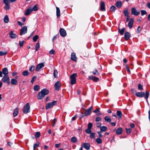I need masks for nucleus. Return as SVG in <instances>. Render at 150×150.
<instances>
[{"label":"nucleus","mask_w":150,"mask_h":150,"mask_svg":"<svg viewBox=\"0 0 150 150\" xmlns=\"http://www.w3.org/2000/svg\"><path fill=\"white\" fill-rule=\"evenodd\" d=\"M125 15L126 16H128L129 15V13L127 9L125 10L123 12Z\"/></svg>","instance_id":"72a5a7b5"},{"label":"nucleus","mask_w":150,"mask_h":150,"mask_svg":"<svg viewBox=\"0 0 150 150\" xmlns=\"http://www.w3.org/2000/svg\"><path fill=\"white\" fill-rule=\"evenodd\" d=\"M91 129L88 128L86 129L85 130L86 133L88 134H90L91 133Z\"/></svg>","instance_id":"49530a36"},{"label":"nucleus","mask_w":150,"mask_h":150,"mask_svg":"<svg viewBox=\"0 0 150 150\" xmlns=\"http://www.w3.org/2000/svg\"><path fill=\"white\" fill-rule=\"evenodd\" d=\"M116 9V8L114 6H112L110 8V11L112 12H114Z\"/></svg>","instance_id":"c9c22d12"},{"label":"nucleus","mask_w":150,"mask_h":150,"mask_svg":"<svg viewBox=\"0 0 150 150\" xmlns=\"http://www.w3.org/2000/svg\"><path fill=\"white\" fill-rule=\"evenodd\" d=\"M8 0H3V2L5 4H8Z\"/></svg>","instance_id":"69168bd1"},{"label":"nucleus","mask_w":150,"mask_h":150,"mask_svg":"<svg viewBox=\"0 0 150 150\" xmlns=\"http://www.w3.org/2000/svg\"><path fill=\"white\" fill-rule=\"evenodd\" d=\"M125 28H123L121 29H120L119 28L118 29V32L121 35H123L124 32H125Z\"/></svg>","instance_id":"a878e982"},{"label":"nucleus","mask_w":150,"mask_h":150,"mask_svg":"<svg viewBox=\"0 0 150 150\" xmlns=\"http://www.w3.org/2000/svg\"><path fill=\"white\" fill-rule=\"evenodd\" d=\"M31 8L32 11H37L38 10V5L36 4L33 7H31Z\"/></svg>","instance_id":"5701e85b"},{"label":"nucleus","mask_w":150,"mask_h":150,"mask_svg":"<svg viewBox=\"0 0 150 150\" xmlns=\"http://www.w3.org/2000/svg\"><path fill=\"white\" fill-rule=\"evenodd\" d=\"M71 60L76 62L77 58L76 57V54L75 53L73 52L71 54Z\"/></svg>","instance_id":"dca6fc26"},{"label":"nucleus","mask_w":150,"mask_h":150,"mask_svg":"<svg viewBox=\"0 0 150 150\" xmlns=\"http://www.w3.org/2000/svg\"><path fill=\"white\" fill-rule=\"evenodd\" d=\"M61 86V82L60 81H57L54 85L55 90L56 91H59Z\"/></svg>","instance_id":"6e6552de"},{"label":"nucleus","mask_w":150,"mask_h":150,"mask_svg":"<svg viewBox=\"0 0 150 150\" xmlns=\"http://www.w3.org/2000/svg\"><path fill=\"white\" fill-rule=\"evenodd\" d=\"M100 131L101 132H104L106 131L107 129V127L105 126H103L100 127Z\"/></svg>","instance_id":"2f4dec72"},{"label":"nucleus","mask_w":150,"mask_h":150,"mask_svg":"<svg viewBox=\"0 0 150 150\" xmlns=\"http://www.w3.org/2000/svg\"><path fill=\"white\" fill-rule=\"evenodd\" d=\"M101 120V118L100 117H96V118L95 121L96 122H98L100 121Z\"/></svg>","instance_id":"bf43d9fd"},{"label":"nucleus","mask_w":150,"mask_h":150,"mask_svg":"<svg viewBox=\"0 0 150 150\" xmlns=\"http://www.w3.org/2000/svg\"><path fill=\"white\" fill-rule=\"evenodd\" d=\"M134 23V20L133 18H131L128 23V27L130 28H132Z\"/></svg>","instance_id":"aec40b11"},{"label":"nucleus","mask_w":150,"mask_h":150,"mask_svg":"<svg viewBox=\"0 0 150 150\" xmlns=\"http://www.w3.org/2000/svg\"><path fill=\"white\" fill-rule=\"evenodd\" d=\"M88 79L93 80L95 82H97L99 81V78L95 76H88Z\"/></svg>","instance_id":"ddd939ff"},{"label":"nucleus","mask_w":150,"mask_h":150,"mask_svg":"<svg viewBox=\"0 0 150 150\" xmlns=\"http://www.w3.org/2000/svg\"><path fill=\"white\" fill-rule=\"evenodd\" d=\"M141 28H140V26H139L137 28V33H139L141 31Z\"/></svg>","instance_id":"4d7b16f0"},{"label":"nucleus","mask_w":150,"mask_h":150,"mask_svg":"<svg viewBox=\"0 0 150 150\" xmlns=\"http://www.w3.org/2000/svg\"><path fill=\"white\" fill-rule=\"evenodd\" d=\"M115 5L118 8H120L122 6L121 2V1H117L116 2Z\"/></svg>","instance_id":"c756f323"},{"label":"nucleus","mask_w":150,"mask_h":150,"mask_svg":"<svg viewBox=\"0 0 150 150\" xmlns=\"http://www.w3.org/2000/svg\"><path fill=\"white\" fill-rule=\"evenodd\" d=\"M4 21L5 23H8L9 22L8 17L7 15H5L4 18Z\"/></svg>","instance_id":"473e14b6"},{"label":"nucleus","mask_w":150,"mask_h":150,"mask_svg":"<svg viewBox=\"0 0 150 150\" xmlns=\"http://www.w3.org/2000/svg\"><path fill=\"white\" fill-rule=\"evenodd\" d=\"M93 126V124L92 123L90 122L88 124V128L91 129Z\"/></svg>","instance_id":"5fc2aeb1"},{"label":"nucleus","mask_w":150,"mask_h":150,"mask_svg":"<svg viewBox=\"0 0 150 150\" xmlns=\"http://www.w3.org/2000/svg\"><path fill=\"white\" fill-rule=\"evenodd\" d=\"M149 93L146 91L145 94L144 92H137L136 93L135 95L137 97L142 98L144 97L145 98L147 101V99L149 97Z\"/></svg>","instance_id":"f03ea898"},{"label":"nucleus","mask_w":150,"mask_h":150,"mask_svg":"<svg viewBox=\"0 0 150 150\" xmlns=\"http://www.w3.org/2000/svg\"><path fill=\"white\" fill-rule=\"evenodd\" d=\"M55 52L54 50L52 49L50 51L49 53L50 54H54Z\"/></svg>","instance_id":"603ef678"},{"label":"nucleus","mask_w":150,"mask_h":150,"mask_svg":"<svg viewBox=\"0 0 150 150\" xmlns=\"http://www.w3.org/2000/svg\"><path fill=\"white\" fill-rule=\"evenodd\" d=\"M56 15L57 17L60 16V12L59 8L56 7Z\"/></svg>","instance_id":"bb28decb"},{"label":"nucleus","mask_w":150,"mask_h":150,"mask_svg":"<svg viewBox=\"0 0 150 150\" xmlns=\"http://www.w3.org/2000/svg\"><path fill=\"white\" fill-rule=\"evenodd\" d=\"M10 78L8 75H4L2 79V81L4 83L9 84L10 82L9 81Z\"/></svg>","instance_id":"0eeeda50"},{"label":"nucleus","mask_w":150,"mask_h":150,"mask_svg":"<svg viewBox=\"0 0 150 150\" xmlns=\"http://www.w3.org/2000/svg\"><path fill=\"white\" fill-rule=\"evenodd\" d=\"M92 106H91L90 108H89L88 109L86 110L84 114L83 112L81 113V115L82 117L88 116L90 114L92 110Z\"/></svg>","instance_id":"423d86ee"},{"label":"nucleus","mask_w":150,"mask_h":150,"mask_svg":"<svg viewBox=\"0 0 150 150\" xmlns=\"http://www.w3.org/2000/svg\"><path fill=\"white\" fill-rule=\"evenodd\" d=\"M71 140L72 142L73 143H76L77 141V139L75 137H72L71 138Z\"/></svg>","instance_id":"4c0bfd02"},{"label":"nucleus","mask_w":150,"mask_h":150,"mask_svg":"<svg viewBox=\"0 0 150 150\" xmlns=\"http://www.w3.org/2000/svg\"><path fill=\"white\" fill-rule=\"evenodd\" d=\"M10 37L12 38H16L17 36V35L14 33H13L12 31H11L10 33Z\"/></svg>","instance_id":"4be33fe9"},{"label":"nucleus","mask_w":150,"mask_h":150,"mask_svg":"<svg viewBox=\"0 0 150 150\" xmlns=\"http://www.w3.org/2000/svg\"><path fill=\"white\" fill-rule=\"evenodd\" d=\"M97 133L98 134L99 136L100 137H102L103 136V135L100 134V131L98 132Z\"/></svg>","instance_id":"338daca9"},{"label":"nucleus","mask_w":150,"mask_h":150,"mask_svg":"<svg viewBox=\"0 0 150 150\" xmlns=\"http://www.w3.org/2000/svg\"><path fill=\"white\" fill-rule=\"evenodd\" d=\"M30 73L27 70L24 71L22 73V74L24 76H27Z\"/></svg>","instance_id":"c85d7f7f"},{"label":"nucleus","mask_w":150,"mask_h":150,"mask_svg":"<svg viewBox=\"0 0 150 150\" xmlns=\"http://www.w3.org/2000/svg\"><path fill=\"white\" fill-rule=\"evenodd\" d=\"M44 66V63H41L38 64L36 68L35 69V70L36 71H38L41 69L42 67Z\"/></svg>","instance_id":"9b49d317"},{"label":"nucleus","mask_w":150,"mask_h":150,"mask_svg":"<svg viewBox=\"0 0 150 150\" xmlns=\"http://www.w3.org/2000/svg\"><path fill=\"white\" fill-rule=\"evenodd\" d=\"M40 88V86L38 85H36L34 86V89L35 91H38Z\"/></svg>","instance_id":"a19ab883"},{"label":"nucleus","mask_w":150,"mask_h":150,"mask_svg":"<svg viewBox=\"0 0 150 150\" xmlns=\"http://www.w3.org/2000/svg\"><path fill=\"white\" fill-rule=\"evenodd\" d=\"M126 67L127 69V71L129 73H130V71L129 69V67L127 66V65H126Z\"/></svg>","instance_id":"0e129e2a"},{"label":"nucleus","mask_w":150,"mask_h":150,"mask_svg":"<svg viewBox=\"0 0 150 150\" xmlns=\"http://www.w3.org/2000/svg\"><path fill=\"white\" fill-rule=\"evenodd\" d=\"M18 108H15L14 110V112H13V116L14 117H16L18 115Z\"/></svg>","instance_id":"b1692460"},{"label":"nucleus","mask_w":150,"mask_h":150,"mask_svg":"<svg viewBox=\"0 0 150 150\" xmlns=\"http://www.w3.org/2000/svg\"><path fill=\"white\" fill-rule=\"evenodd\" d=\"M100 11H105L106 10L105 8V5L104 1H101L100 3Z\"/></svg>","instance_id":"4468645a"},{"label":"nucleus","mask_w":150,"mask_h":150,"mask_svg":"<svg viewBox=\"0 0 150 150\" xmlns=\"http://www.w3.org/2000/svg\"><path fill=\"white\" fill-rule=\"evenodd\" d=\"M40 135V132H37L35 134V137L36 138H38L39 137Z\"/></svg>","instance_id":"a18cd8bd"},{"label":"nucleus","mask_w":150,"mask_h":150,"mask_svg":"<svg viewBox=\"0 0 150 150\" xmlns=\"http://www.w3.org/2000/svg\"><path fill=\"white\" fill-rule=\"evenodd\" d=\"M96 142L97 143L100 144L102 143V140L100 138H98L96 139Z\"/></svg>","instance_id":"58836bf2"},{"label":"nucleus","mask_w":150,"mask_h":150,"mask_svg":"<svg viewBox=\"0 0 150 150\" xmlns=\"http://www.w3.org/2000/svg\"><path fill=\"white\" fill-rule=\"evenodd\" d=\"M123 132V129L122 127L118 128L116 130V133L118 135L121 134Z\"/></svg>","instance_id":"412c9836"},{"label":"nucleus","mask_w":150,"mask_h":150,"mask_svg":"<svg viewBox=\"0 0 150 150\" xmlns=\"http://www.w3.org/2000/svg\"><path fill=\"white\" fill-rule=\"evenodd\" d=\"M7 54L6 52H2L0 51V56H1L4 55H5Z\"/></svg>","instance_id":"13d9d810"},{"label":"nucleus","mask_w":150,"mask_h":150,"mask_svg":"<svg viewBox=\"0 0 150 150\" xmlns=\"http://www.w3.org/2000/svg\"><path fill=\"white\" fill-rule=\"evenodd\" d=\"M126 133L127 134H130L131 132V129H130L126 128Z\"/></svg>","instance_id":"6e6d98bb"},{"label":"nucleus","mask_w":150,"mask_h":150,"mask_svg":"<svg viewBox=\"0 0 150 150\" xmlns=\"http://www.w3.org/2000/svg\"><path fill=\"white\" fill-rule=\"evenodd\" d=\"M131 13L132 15L137 16L140 13V11L139 10H137L135 8H133L131 10Z\"/></svg>","instance_id":"1a4fd4ad"},{"label":"nucleus","mask_w":150,"mask_h":150,"mask_svg":"<svg viewBox=\"0 0 150 150\" xmlns=\"http://www.w3.org/2000/svg\"><path fill=\"white\" fill-rule=\"evenodd\" d=\"M49 93V91L46 88H44L39 92L37 95L38 99L41 100L45 96L48 94Z\"/></svg>","instance_id":"f257e3e1"},{"label":"nucleus","mask_w":150,"mask_h":150,"mask_svg":"<svg viewBox=\"0 0 150 150\" xmlns=\"http://www.w3.org/2000/svg\"><path fill=\"white\" fill-rule=\"evenodd\" d=\"M18 24L21 26H22V25H24V23H22L21 22L19 21H18Z\"/></svg>","instance_id":"774afa93"},{"label":"nucleus","mask_w":150,"mask_h":150,"mask_svg":"<svg viewBox=\"0 0 150 150\" xmlns=\"http://www.w3.org/2000/svg\"><path fill=\"white\" fill-rule=\"evenodd\" d=\"M5 5V9L7 10H8L10 8V6L9 5V4Z\"/></svg>","instance_id":"3c124183"},{"label":"nucleus","mask_w":150,"mask_h":150,"mask_svg":"<svg viewBox=\"0 0 150 150\" xmlns=\"http://www.w3.org/2000/svg\"><path fill=\"white\" fill-rule=\"evenodd\" d=\"M57 121V120L55 118L54 119L53 121V123L52 125V127H54L55 124V123Z\"/></svg>","instance_id":"680f3d73"},{"label":"nucleus","mask_w":150,"mask_h":150,"mask_svg":"<svg viewBox=\"0 0 150 150\" xmlns=\"http://www.w3.org/2000/svg\"><path fill=\"white\" fill-rule=\"evenodd\" d=\"M59 32L60 34L62 36L64 37L66 36V32L64 29L62 28H60L59 30Z\"/></svg>","instance_id":"f8f14e48"},{"label":"nucleus","mask_w":150,"mask_h":150,"mask_svg":"<svg viewBox=\"0 0 150 150\" xmlns=\"http://www.w3.org/2000/svg\"><path fill=\"white\" fill-rule=\"evenodd\" d=\"M35 66L33 65L31 66L29 70L30 71H33L35 69Z\"/></svg>","instance_id":"de8ad7c7"},{"label":"nucleus","mask_w":150,"mask_h":150,"mask_svg":"<svg viewBox=\"0 0 150 150\" xmlns=\"http://www.w3.org/2000/svg\"><path fill=\"white\" fill-rule=\"evenodd\" d=\"M2 72L4 75H8V72L7 68L5 67L2 70Z\"/></svg>","instance_id":"6ab92c4d"},{"label":"nucleus","mask_w":150,"mask_h":150,"mask_svg":"<svg viewBox=\"0 0 150 150\" xmlns=\"http://www.w3.org/2000/svg\"><path fill=\"white\" fill-rule=\"evenodd\" d=\"M17 82V81L15 79H11V83L12 85H16Z\"/></svg>","instance_id":"393cba45"},{"label":"nucleus","mask_w":150,"mask_h":150,"mask_svg":"<svg viewBox=\"0 0 150 150\" xmlns=\"http://www.w3.org/2000/svg\"><path fill=\"white\" fill-rule=\"evenodd\" d=\"M92 73L94 75H98L99 74L96 69H94L93 71H92Z\"/></svg>","instance_id":"f704fd0d"},{"label":"nucleus","mask_w":150,"mask_h":150,"mask_svg":"<svg viewBox=\"0 0 150 150\" xmlns=\"http://www.w3.org/2000/svg\"><path fill=\"white\" fill-rule=\"evenodd\" d=\"M27 27L26 26H24L22 27L20 30V35H22L27 33Z\"/></svg>","instance_id":"9d476101"},{"label":"nucleus","mask_w":150,"mask_h":150,"mask_svg":"<svg viewBox=\"0 0 150 150\" xmlns=\"http://www.w3.org/2000/svg\"><path fill=\"white\" fill-rule=\"evenodd\" d=\"M90 136V137L91 139H94L95 138V133H91Z\"/></svg>","instance_id":"8fccbe9b"},{"label":"nucleus","mask_w":150,"mask_h":150,"mask_svg":"<svg viewBox=\"0 0 150 150\" xmlns=\"http://www.w3.org/2000/svg\"><path fill=\"white\" fill-rule=\"evenodd\" d=\"M131 37V35L128 32H126L125 34L124 37L125 40H127Z\"/></svg>","instance_id":"f3484780"},{"label":"nucleus","mask_w":150,"mask_h":150,"mask_svg":"<svg viewBox=\"0 0 150 150\" xmlns=\"http://www.w3.org/2000/svg\"><path fill=\"white\" fill-rule=\"evenodd\" d=\"M101 125V124L100 122H97L96 124V126L97 127H100Z\"/></svg>","instance_id":"e2e57ef3"},{"label":"nucleus","mask_w":150,"mask_h":150,"mask_svg":"<svg viewBox=\"0 0 150 150\" xmlns=\"http://www.w3.org/2000/svg\"><path fill=\"white\" fill-rule=\"evenodd\" d=\"M138 89L139 90H142L143 88L142 85L140 84H139L138 85Z\"/></svg>","instance_id":"09e8293b"},{"label":"nucleus","mask_w":150,"mask_h":150,"mask_svg":"<svg viewBox=\"0 0 150 150\" xmlns=\"http://www.w3.org/2000/svg\"><path fill=\"white\" fill-rule=\"evenodd\" d=\"M57 104V101H53L47 103L46 105V110L52 108L54 105H56Z\"/></svg>","instance_id":"7ed1b4c3"},{"label":"nucleus","mask_w":150,"mask_h":150,"mask_svg":"<svg viewBox=\"0 0 150 150\" xmlns=\"http://www.w3.org/2000/svg\"><path fill=\"white\" fill-rule=\"evenodd\" d=\"M117 114L118 116L119 119H120L122 117V115L121 112L120 110H117Z\"/></svg>","instance_id":"cd10ccee"},{"label":"nucleus","mask_w":150,"mask_h":150,"mask_svg":"<svg viewBox=\"0 0 150 150\" xmlns=\"http://www.w3.org/2000/svg\"><path fill=\"white\" fill-rule=\"evenodd\" d=\"M30 107L29 103H27L26 105L24 107L23 109V112L24 113H27L30 112Z\"/></svg>","instance_id":"20e7f679"},{"label":"nucleus","mask_w":150,"mask_h":150,"mask_svg":"<svg viewBox=\"0 0 150 150\" xmlns=\"http://www.w3.org/2000/svg\"><path fill=\"white\" fill-rule=\"evenodd\" d=\"M31 9V7H30L27 9L24 13V15L25 16L29 15L32 12Z\"/></svg>","instance_id":"a211bd4d"},{"label":"nucleus","mask_w":150,"mask_h":150,"mask_svg":"<svg viewBox=\"0 0 150 150\" xmlns=\"http://www.w3.org/2000/svg\"><path fill=\"white\" fill-rule=\"evenodd\" d=\"M40 47V44L39 42L37 43L36 44V45L35 46V51H37L39 49Z\"/></svg>","instance_id":"ea45409f"},{"label":"nucleus","mask_w":150,"mask_h":150,"mask_svg":"<svg viewBox=\"0 0 150 150\" xmlns=\"http://www.w3.org/2000/svg\"><path fill=\"white\" fill-rule=\"evenodd\" d=\"M104 120L107 122H111V119L108 116H105L104 118Z\"/></svg>","instance_id":"7c9ffc66"},{"label":"nucleus","mask_w":150,"mask_h":150,"mask_svg":"<svg viewBox=\"0 0 150 150\" xmlns=\"http://www.w3.org/2000/svg\"><path fill=\"white\" fill-rule=\"evenodd\" d=\"M39 36L38 35H35L33 38V42H36L37 39L38 38Z\"/></svg>","instance_id":"37998d69"},{"label":"nucleus","mask_w":150,"mask_h":150,"mask_svg":"<svg viewBox=\"0 0 150 150\" xmlns=\"http://www.w3.org/2000/svg\"><path fill=\"white\" fill-rule=\"evenodd\" d=\"M58 74V72L57 70L56 69H54V71L53 73V75L54 77L56 78H57V76Z\"/></svg>","instance_id":"e433bc0d"},{"label":"nucleus","mask_w":150,"mask_h":150,"mask_svg":"<svg viewBox=\"0 0 150 150\" xmlns=\"http://www.w3.org/2000/svg\"><path fill=\"white\" fill-rule=\"evenodd\" d=\"M141 16H143L144 15H146L147 13V12L145 10H141Z\"/></svg>","instance_id":"c03bdc74"},{"label":"nucleus","mask_w":150,"mask_h":150,"mask_svg":"<svg viewBox=\"0 0 150 150\" xmlns=\"http://www.w3.org/2000/svg\"><path fill=\"white\" fill-rule=\"evenodd\" d=\"M83 147L85 148L86 149L88 150L90 149V145L89 143H84L82 145Z\"/></svg>","instance_id":"2eb2a0df"},{"label":"nucleus","mask_w":150,"mask_h":150,"mask_svg":"<svg viewBox=\"0 0 150 150\" xmlns=\"http://www.w3.org/2000/svg\"><path fill=\"white\" fill-rule=\"evenodd\" d=\"M37 78V77L36 76H35L33 77L32 79L31 80V81L32 83H33L35 81V79Z\"/></svg>","instance_id":"864d4df0"},{"label":"nucleus","mask_w":150,"mask_h":150,"mask_svg":"<svg viewBox=\"0 0 150 150\" xmlns=\"http://www.w3.org/2000/svg\"><path fill=\"white\" fill-rule=\"evenodd\" d=\"M24 42L23 41H19V45L21 47L23 46Z\"/></svg>","instance_id":"052dcab7"},{"label":"nucleus","mask_w":150,"mask_h":150,"mask_svg":"<svg viewBox=\"0 0 150 150\" xmlns=\"http://www.w3.org/2000/svg\"><path fill=\"white\" fill-rule=\"evenodd\" d=\"M76 73H73L71 74L70 76L71 79V84L73 85L75 84L76 83V77L77 76Z\"/></svg>","instance_id":"39448f33"},{"label":"nucleus","mask_w":150,"mask_h":150,"mask_svg":"<svg viewBox=\"0 0 150 150\" xmlns=\"http://www.w3.org/2000/svg\"><path fill=\"white\" fill-rule=\"evenodd\" d=\"M39 147V143L37 142V143L34 144L33 146V150H35V149L37 147Z\"/></svg>","instance_id":"79ce46f5"}]
</instances>
